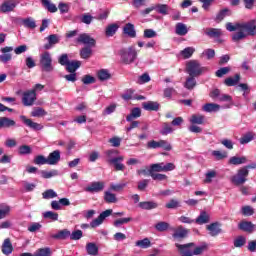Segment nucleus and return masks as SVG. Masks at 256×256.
<instances>
[{
  "mask_svg": "<svg viewBox=\"0 0 256 256\" xmlns=\"http://www.w3.org/2000/svg\"><path fill=\"white\" fill-rule=\"evenodd\" d=\"M226 29L230 33H233V31H238L232 35V41L234 43H239V41H243V39H246L247 37H254L256 35V20H250L248 22H236L226 23Z\"/></svg>",
  "mask_w": 256,
  "mask_h": 256,
  "instance_id": "nucleus-1",
  "label": "nucleus"
},
{
  "mask_svg": "<svg viewBox=\"0 0 256 256\" xmlns=\"http://www.w3.org/2000/svg\"><path fill=\"white\" fill-rule=\"evenodd\" d=\"M120 57L122 63H125V65H131V63H135V60L137 59V50L134 46L124 48L120 51Z\"/></svg>",
  "mask_w": 256,
  "mask_h": 256,
  "instance_id": "nucleus-2",
  "label": "nucleus"
},
{
  "mask_svg": "<svg viewBox=\"0 0 256 256\" xmlns=\"http://www.w3.org/2000/svg\"><path fill=\"white\" fill-rule=\"evenodd\" d=\"M255 167H256V164L249 165L238 170L237 174L234 175L231 179L232 183H234V185H243V183L247 181L246 177L249 175L248 169H255Z\"/></svg>",
  "mask_w": 256,
  "mask_h": 256,
  "instance_id": "nucleus-3",
  "label": "nucleus"
},
{
  "mask_svg": "<svg viewBox=\"0 0 256 256\" xmlns=\"http://www.w3.org/2000/svg\"><path fill=\"white\" fill-rule=\"evenodd\" d=\"M40 66L42 71L46 73L53 71V57H51V53L46 51L40 55Z\"/></svg>",
  "mask_w": 256,
  "mask_h": 256,
  "instance_id": "nucleus-4",
  "label": "nucleus"
},
{
  "mask_svg": "<svg viewBox=\"0 0 256 256\" xmlns=\"http://www.w3.org/2000/svg\"><path fill=\"white\" fill-rule=\"evenodd\" d=\"M187 71L190 77H199L203 71H207V68L201 67V64L197 60H192L187 63Z\"/></svg>",
  "mask_w": 256,
  "mask_h": 256,
  "instance_id": "nucleus-5",
  "label": "nucleus"
},
{
  "mask_svg": "<svg viewBox=\"0 0 256 256\" xmlns=\"http://www.w3.org/2000/svg\"><path fill=\"white\" fill-rule=\"evenodd\" d=\"M37 101V93L32 90L25 91L22 95V103L24 107H31Z\"/></svg>",
  "mask_w": 256,
  "mask_h": 256,
  "instance_id": "nucleus-6",
  "label": "nucleus"
},
{
  "mask_svg": "<svg viewBox=\"0 0 256 256\" xmlns=\"http://www.w3.org/2000/svg\"><path fill=\"white\" fill-rule=\"evenodd\" d=\"M112 214H113L112 209H108L101 212L97 218L91 221L90 227H92V229H95V227H99V225H103V222L105 221V219H107V217H110V215Z\"/></svg>",
  "mask_w": 256,
  "mask_h": 256,
  "instance_id": "nucleus-7",
  "label": "nucleus"
},
{
  "mask_svg": "<svg viewBox=\"0 0 256 256\" xmlns=\"http://www.w3.org/2000/svg\"><path fill=\"white\" fill-rule=\"evenodd\" d=\"M105 189V181H93L91 182L84 191L86 193H101Z\"/></svg>",
  "mask_w": 256,
  "mask_h": 256,
  "instance_id": "nucleus-8",
  "label": "nucleus"
},
{
  "mask_svg": "<svg viewBox=\"0 0 256 256\" xmlns=\"http://www.w3.org/2000/svg\"><path fill=\"white\" fill-rule=\"evenodd\" d=\"M170 231H172V237L176 241H179L181 239H185L187 235H189V230L184 228L183 226H178V227H172L170 228Z\"/></svg>",
  "mask_w": 256,
  "mask_h": 256,
  "instance_id": "nucleus-9",
  "label": "nucleus"
},
{
  "mask_svg": "<svg viewBox=\"0 0 256 256\" xmlns=\"http://www.w3.org/2000/svg\"><path fill=\"white\" fill-rule=\"evenodd\" d=\"M76 43H81L82 45H86V47H95L97 41L91 35L82 33L77 37Z\"/></svg>",
  "mask_w": 256,
  "mask_h": 256,
  "instance_id": "nucleus-10",
  "label": "nucleus"
},
{
  "mask_svg": "<svg viewBox=\"0 0 256 256\" xmlns=\"http://www.w3.org/2000/svg\"><path fill=\"white\" fill-rule=\"evenodd\" d=\"M176 248L178 249V252L182 256H193V251L191 250V247H195L194 243H188V244H175Z\"/></svg>",
  "mask_w": 256,
  "mask_h": 256,
  "instance_id": "nucleus-11",
  "label": "nucleus"
},
{
  "mask_svg": "<svg viewBox=\"0 0 256 256\" xmlns=\"http://www.w3.org/2000/svg\"><path fill=\"white\" fill-rule=\"evenodd\" d=\"M206 229L210 237H217V235H221V233H223V230L221 229V224H219V222H214L207 225Z\"/></svg>",
  "mask_w": 256,
  "mask_h": 256,
  "instance_id": "nucleus-12",
  "label": "nucleus"
},
{
  "mask_svg": "<svg viewBox=\"0 0 256 256\" xmlns=\"http://www.w3.org/2000/svg\"><path fill=\"white\" fill-rule=\"evenodd\" d=\"M123 161H125V157L123 156L108 159V163H111L116 171H125V165L123 164Z\"/></svg>",
  "mask_w": 256,
  "mask_h": 256,
  "instance_id": "nucleus-13",
  "label": "nucleus"
},
{
  "mask_svg": "<svg viewBox=\"0 0 256 256\" xmlns=\"http://www.w3.org/2000/svg\"><path fill=\"white\" fill-rule=\"evenodd\" d=\"M17 7L15 0H7L0 6L1 13H9Z\"/></svg>",
  "mask_w": 256,
  "mask_h": 256,
  "instance_id": "nucleus-14",
  "label": "nucleus"
},
{
  "mask_svg": "<svg viewBox=\"0 0 256 256\" xmlns=\"http://www.w3.org/2000/svg\"><path fill=\"white\" fill-rule=\"evenodd\" d=\"M48 165H57L61 161V151L55 150L47 157Z\"/></svg>",
  "mask_w": 256,
  "mask_h": 256,
  "instance_id": "nucleus-15",
  "label": "nucleus"
},
{
  "mask_svg": "<svg viewBox=\"0 0 256 256\" xmlns=\"http://www.w3.org/2000/svg\"><path fill=\"white\" fill-rule=\"evenodd\" d=\"M205 35L211 39H217L223 35V32L219 28H206L204 30Z\"/></svg>",
  "mask_w": 256,
  "mask_h": 256,
  "instance_id": "nucleus-16",
  "label": "nucleus"
},
{
  "mask_svg": "<svg viewBox=\"0 0 256 256\" xmlns=\"http://www.w3.org/2000/svg\"><path fill=\"white\" fill-rule=\"evenodd\" d=\"M205 113H217L221 111V105L217 103H207L202 107Z\"/></svg>",
  "mask_w": 256,
  "mask_h": 256,
  "instance_id": "nucleus-17",
  "label": "nucleus"
},
{
  "mask_svg": "<svg viewBox=\"0 0 256 256\" xmlns=\"http://www.w3.org/2000/svg\"><path fill=\"white\" fill-rule=\"evenodd\" d=\"M17 123L15 120L8 118V117H1L0 118V129H10V127H15Z\"/></svg>",
  "mask_w": 256,
  "mask_h": 256,
  "instance_id": "nucleus-18",
  "label": "nucleus"
},
{
  "mask_svg": "<svg viewBox=\"0 0 256 256\" xmlns=\"http://www.w3.org/2000/svg\"><path fill=\"white\" fill-rule=\"evenodd\" d=\"M20 119L27 125V127H30V129H34L36 131H39L42 129L41 124L37 122H33L31 119H28L25 116H20Z\"/></svg>",
  "mask_w": 256,
  "mask_h": 256,
  "instance_id": "nucleus-19",
  "label": "nucleus"
},
{
  "mask_svg": "<svg viewBox=\"0 0 256 256\" xmlns=\"http://www.w3.org/2000/svg\"><path fill=\"white\" fill-rule=\"evenodd\" d=\"M20 119L27 125V127H30V129H34L36 131H39L42 129L41 124L37 122H33L31 119H28L25 116H20Z\"/></svg>",
  "mask_w": 256,
  "mask_h": 256,
  "instance_id": "nucleus-20",
  "label": "nucleus"
},
{
  "mask_svg": "<svg viewBox=\"0 0 256 256\" xmlns=\"http://www.w3.org/2000/svg\"><path fill=\"white\" fill-rule=\"evenodd\" d=\"M175 33H176V35H179L180 37H185V35H187V33H189V29H187V25L179 22L175 26Z\"/></svg>",
  "mask_w": 256,
  "mask_h": 256,
  "instance_id": "nucleus-21",
  "label": "nucleus"
},
{
  "mask_svg": "<svg viewBox=\"0 0 256 256\" xmlns=\"http://www.w3.org/2000/svg\"><path fill=\"white\" fill-rule=\"evenodd\" d=\"M138 206L140 207V209L151 211V209H157V207H159V204H157V202L155 201H144L140 202Z\"/></svg>",
  "mask_w": 256,
  "mask_h": 256,
  "instance_id": "nucleus-22",
  "label": "nucleus"
},
{
  "mask_svg": "<svg viewBox=\"0 0 256 256\" xmlns=\"http://www.w3.org/2000/svg\"><path fill=\"white\" fill-rule=\"evenodd\" d=\"M2 253L4 255H11L13 253V244L9 238L5 239L2 244Z\"/></svg>",
  "mask_w": 256,
  "mask_h": 256,
  "instance_id": "nucleus-23",
  "label": "nucleus"
},
{
  "mask_svg": "<svg viewBox=\"0 0 256 256\" xmlns=\"http://www.w3.org/2000/svg\"><path fill=\"white\" fill-rule=\"evenodd\" d=\"M189 122L192 125H203L205 123V116L203 114H194L190 117Z\"/></svg>",
  "mask_w": 256,
  "mask_h": 256,
  "instance_id": "nucleus-24",
  "label": "nucleus"
},
{
  "mask_svg": "<svg viewBox=\"0 0 256 256\" xmlns=\"http://www.w3.org/2000/svg\"><path fill=\"white\" fill-rule=\"evenodd\" d=\"M210 216L207 212L202 211L200 215L194 220V223H197V225H205L209 223Z\"/></svg>",
  "mask_w": 256,
  "mask_h": 256,
  "instance_id": "nucleus-25",
  "label": "nucleus"
},
{
  "mask_svg": "<svg viewBox=\"0 0 256 256\" xmlns=\"http://www.w3.org/2000/svg\"><path fill=\"white\" fill-rule=\"evenodd\" d=\"M11 215V206L6 203L0 204V220L5 219Z\"/></svg>",
  "mask_w": 256,
  "mask_h": 256,
  "instance_id": "nucleus-26",
  "label": "nucleus"
},
{
  "mask_svg": "<svg viewBox=\"0 0 256 256\" xmlns=\"http://www.w3.org/2000/svg\"><path fill=\"white\" fill-rule=\"evenodd\" d=\"M86 251L88 255H91V256L99 255V247L97 246V244L93 242H89L86 244Z\"/></svg>",
  "mask_w": 256,
  "mask_h": 256,
  "instance_id": "nucleus-27",
  "label": "nucleus"
},
{
  "mask_svg": "<svg viewBox=\"0 0 256 256\" xmlns=\"http://www.w3.org/2000/svg\"><path fill=\"white\" fill-rule=\"evenodd\" d=\"M141 117V108L135 107L132 108L130 114L126 116V121L131 122L133 119H139Z\"/></svg>",
  "mask_w": 256,
  "mask_h": 256,
  "instance_id": "nucleus-28",
  "label": "nucleus"
},
{
  "mask_svg": "<svg viewBox=\"0 0 256 256\" xmlns=\"http://www.w3.org/2000/svg\"><path fill=\"white\" fill-rule=\"evenodd\" d=\"M70 235H71V231L67 229H63L56 234L50 235V237L51 239H69Z\"/></svg>",
  "mask_w": 256,
  "mask_h": 256,
  "instance_id": "nucleus-29",
  "label": "nucleus"
},
{
  "mask_svg": "<svg viewBox=\"0 0 256 256\" xmlns=\"http://www.w3.org/2000/svg\"><path fill=\"white\" fill-rule=\"evenodd\" d=\"M156 231H159L160 233H163L165 231H171V225L168 222L160 221L155 224Z\"/></svg>",
  "mask_w": 256,
  "mask_h": 256,
  "instance_id": "nucleus-30",
  "label": "nucleus"
},
{
  "mask_svg": "<svg viewBox=\"0 0 256 256\" xmlns=\"http://www.w3.org/2000/svg\"><path fill=\"white\" fill-rule=\"evenodd\" d=\"M112 190H106L104 192V201L106 203H117V201H119L117 199V195H115V193L111 192Z\"/></svg>",
  "mask_w": 256,
  "mask_h": 256,
  "instance_id": "nucleus-31",
  "label": "nucleus"
},
{
  "mask_svg": "<svg viewBox=\"0 0 256 256\" xmlns=\"http://www.w3.org/2000/svg\"><path fill=\"white\" fill-rule=\"evenodd\" d=\"M218 101H220L222 103H228V105L224 106V109H230V107H232V105H233V97H231V95H229V94L222 93V95H220V98Z\"/></svg>",
  "mask_w": 256,
  "mask_h": 256,
  "instance_id": "nucleus-32",
  "label": "nucleus"
},
{
  "mask_svg": "<svg viewBox=\"0 0 256 256\" xmlns=\"http://www.w3.org/2000/svg\"><path fill=\"white\" fill-rule=\"evenodd\" d=\"M239 229H241V231H246L248 233H252V231H254L255 229V224H253V222H241L240 224H238Z\"/></svg>",
  "mask_w": 256,
  "mask_h": 256,
  "instance_id": "nucleus-33",
  "label": "nucleus"
},
{
  "mask_svg": "<svg viewBox=\"0 0 256 256\" xmlns=\"http://www.w3.org/2000/svg\"><path fill=\"white\" fill-rule=\"evenodd\" d=\"M193 53H195V47H186L180 51L179 55L183 59H191V57H193Z\"/></svg>",
  "mask_w": 256,
  "mask_h": 256,
  "instance_id": "nucleus-34",
  "label": "nucleus"
},
{
  "mask_svg": "<svg viewBox=\"0 0 256 256\" xmlns=\"http://www.w3.org/2000/svg\"><path fill=\"white\" fill-rule=\"evenodd\" d=\"M241 79V75L236 74L234 77H228L225 79L224 84L227 87H235V85H237V83H239Z\"/></svg>",
  "mask_w": 256,
  "mask_h": 256,
  "instance_id": "nucleus-35",
  "label": "nucleus"
},
{
  "mask_svg": "<svg viewBox=\"0 0 256 256\" xmlns=\"http://www.w3.org/2000/svg\"><path fill=\"white\" fill-rule=\"evenodd\" d=\"M124 34L128 35V37H136L137 32H135V25L128 23L123 28Z\"/></svg>",
  "mask_w": 256,
  "mask_h": 256,
  "instance_id": "nucleus-36",
  "label": "nucleus"
},
{
  "mask_svg": "<svg viewBox=\"0 0 256 256\" xmlns=\"http://www.w3.org/2000/svg\"><path fill=\"white\" fill-rule=\"evenodd\" d=\"M245 163H247V157L245 156H233L229 159L230 165H243Z\"/></svg>",
  "mask_w": 256,
  "mask_h": 256,
  "instance_id": "nucleus-37",
  "label": "nucleus"
},
{
  "mask_svg": "<svg viewBox=\"0 0 256 256\" xmlns=\"http://www.w3.org/2000/svg\"><path fill=\"white\" fill-rule=\"evenodd\" d=\"M48 39V44L44 45V49H51L53 45H57L59 43V37L57 34H51L47 37Z\"/></svg>",
  "mask_w": 256,
  "mask_h": 256,
  "instance_id": "nucleus-38",
  "label": "nucleus"
},
{
  "mask_svg": "<svg viewBox=\"0 0 256 256\" xmlns=\"http://www.w3.org/2000/svg\"><path fill=\"white\" fill-rule=\"evenodd\" d=\"M81 67V61H71L66 65L68 73H75Z\"/></svg>",
  "mask_w": 256,
  "mask_h": 256,
  "instance_id": "nucleus-39",
  "label": "nucleus"
},
{
  "mask_svg": "<svg viewBox=\"0 0 256 256\" xmlns=\"http://www.w3.org/2000/svg\"><path fill=\"white\" fill-rule=\"evenodd\" d=\"M21 23L27 29H35V27H37V23L35 22V19H33L32 17L22 19Z\"/></svg>",
  "mask_w": 256,
  "mask_h": 256,
  "instance_id": "nucleus-40",
  "label": "nucleus"
},
{
  "mask_svg": "<svg viewBox=\"0 0 256 256\" xmlns=\"http://www.w3.org/2000/svg\"><path fill=\"white\" fill-rule=\"evenodd\" d=\"M97 77L100 81H109L111 78V72L107 69H101L97 72Z\"/></svg>",
  "mask_w": 256,
  "mask_h": 256,
  "instance_id": "nucleus-41",
  "label": "nucleus"
},
{
  "mask_svg": "<svg viewBox=\"0 0 256 256\" xmlns=\"http://www.w3.org/2000/svg\"><path fill=\"white\" fill-rule=\"evenodd\" d=\"M93 47L86 46L80 50V57L81 59H89L91 55H93Z\"/></svg>",
  "mask_w": 256,
  "mask_h": 256,
  "instance_id": "nucleus-42",
  "label": "nucleus"
},
{
  "mask_svg": "<svg viewBox=\"0 0 256 256\" xmlns=\"http://www.w3.org/2000/svg\"><path fill=\"white\" fill-rule=\"evenodd\" d=\"M197 86V80H195V76H190L186 79V82L184 83L185 89H188L189 91H192V89H195Z\"/></svg>",
  "mask_w": 256,
  "mask_h": 256,
  "instance_id": "nucleus-43",
  "label": "nucleus"
},
{
  "mask_svg": "<svg viewBox=\"0 0 256 256\" xmlns=\"http://www.w3.org/2000/svg\"><path fill=\"white\" fill-rule=\"evenodd\" d=\"M154 8L160 15H169V6L167 4H156Z\"/></svg>",
  "mask_w": 256,
  "mask_h": 256,
  "instance_id": "nucleus-44",
  "label": "nucleus"
},
{
  "mask_svg": "<svg viewBox=\"0 0 256 256\" xmlns=\"http://www.w3.org/2000/svg\"><path fill=\"white\" fill-rule=\"evenodd\" d=\"M211 154L212 157L216 159V161H221L223 159H227L228 157L227 151L213 150Z\"/></svg>",
  "mask_w": 256,
  "mask_h": 256,
  "instance_id": "nucleus-45",
  "label": "nucleus"
},
{
  "mask_svg": "<svg viewBox=\"0 0 256 256\" xmlns=\"http://www.w3.org/2000/svg\"><path fill=\"white\" fill-rule=\"evenodd\" d=\"M119 26L117 24H110L106 27L105 35L106 37H113L117 33Z\"/></svg>",
  "mask_w": 256,
  "mask_h": 256,
  "instance_id": "nucleus-46",
  "label": "nucleus"
},
{
  "mask_svg": "<svg viewBox=\"0 0 256 256\" xmlns=\"http://www.w3.org/2000/svg\"><path fill=\"white\" fill-rule=\"evenodd\" d=\"M127 187V182H121L118 184L111 183L110 184V191H114L115 193H120V191H123Z\"/></svg>",
  "mask_w": 256,
  "mask_h": 256,
  "instance_id": "nucleus-47",
  "label": "nucleus"
},
{
  "mask_svg": "<svg viewBox=\"0 0 256 256\" xmlns=\"http://www.w3.org/2000/svg\"><path fill=\"white\" fill-rule=\"evenodd\" d=\"M41 3L50 13H57V6L51 0H41Z\"/></svg>",
  "mask_w": 256,
  "mask_h": 256,
  "instance_id": "nucleus-48",
  "label": "nucleus"
},
{
  "mask_svg": "<svg viewBox=\"0 0 256 256\" xmlns=\"http://www.w3.org/2000/svg\"><path fill=\"white\" fill-rule=\"evenodd\" d=\"M200 57L202 59H207L208 61H211V59H214L215 58V51L211 48H208V49H205Z\"/></svg>",
  "mask_w": 256,
  "mask_h": 256,
  "instance_id": "nucleus-49",
  "label": "nucleus"
},
{
  "mask_svg": "<svg viewBox=\"0 0 256 256\" xmlns=\"http://www.w3.org/2000/svg\"><path fill=\"white\" fill-rule=\"evenodd\" d=\"M217 177V171L215 170H208L205 174L204 183L209 184L213 183V180Z\"/></svg>",
  "mask_w": 256,
  "mask_h": 256,
  "instance_id": "nucleus-50",
  "label": "nucleus"
},
{
  "mask_svg": "<svg viewBox=\"0 0 256 256\" xmlns=\"http://www.w3.org/2000/svg\"><path fill=\"white\" fill-rule=\"evenodd\" d=\"M135 245L136 247H140V249H149V247H151V240H149V238H144L136 241Z\"/></svg>",
  "mask_w": 256,
  "mask_h": 256,
  "instance_id": "nucleus-51",
  "label": "nucleus"
},
{
  "mask_svg": "<svg viewBox=\"0 0 256 256\" xmlns=\"http://www.w3.org/2000/svg\"><path fill=\"white\" fill-rule=\"evenodd\" d=\"M143 108L146 111H159V103L157 102H144Z\"/></svg>",
  "mask_w": 256,
  "mask_h": 256,
  "instance_id": "nucleus-52",
  "label": "nucleus"
},
{
  "mask_svg": "<svg viewBox=\"0 0 256 256\" xmlns=\"http://www.w3.org/2000/svg\"><path fill=\"white\" fill-rule=\"evenodd\" d=\"M40 175L43 179H51V177H57V175H59V171H57V170H51V171L42 170L40 172Z\"/></svg>",
  "mask_w": 256,
  "mask_h": 256,
  "instance_id": "nucleus-53",
  "label": "nucleus"
},
{
  "mask_svg": "<svg viewBox=\"0 0 256 256\" xmlns=\"http://www.w3.org/2000/svg\"><path fill=\"white\" fill-rule=\"evenodd\" d=\"M171 133H173V127H171V124L164 122L160 130V135H169Z\"/></svg>",
  "mask_w": 256,
  "mask_h": 256,
  "instance_id": "nucleus-54",
  "label": "nucleus"
},
{
  "mask_svg": "<svg viewBox=\"0 0 256 256\" xmlns=\"http://www.w3.org/2000/svg\"><path fill=\"white\" fill-rule=\"evenodd\" d=\"M44 219H50V221H58L59 220V214L57 212L53 211H46L43 213Z\"/></svg>",
  "mask_w": 256,
  "mask_h": 256,
  "instance_id": "nucleus-55",
  "label": "nucleus"
},
{
  "mask_svg": "<svg viewBox=\"0 0 256 256\" xmlns=\"http://www.w3.org/2000/svg\"><path fill=\"white\" fill-rule=\"evenodd\" d=\"M133 221L132 217L120 218L114 221V227H121V225H127V223H131Z\"/></svg>",
  "mask_w": 256,
  "mask_h": 256,
  "instance_id": "nucleus-56",
  "label": "nucleus"
},
{
  "mask_svg": "<svg viewBox=\"0 0 256 256\" xmlns=\"http://www.w3.org/2000/svg\"><path fill=\"white\" fill-rule=\"evenodd\" d=\"M150 172H152V173H162V172H165V170H164V163H157V164L151 165Z\"/></svg>",
  "mask_w": 256,
  "mask_h": 256,
  "instance_id": "nucleus-57",
  "label": "nucleus"
},
{
  "mask_svg": "<svg viewBox=\"0 0 256 256\" xmlns=\"http://www.w3.org/2000/svg\"><path fill=\"white\" fill-rule=\"evenodd\" d=\"M43 199H55L57 197V192L53 189H48L42 193Z\"/></svg>",
  "mask_w": 256,
  "mask_h": 256,
  "instance_id": "nucleus-58",
  "label": "nucleus"
},
{
  "mask_svg": "<svg viewBox=\"0 0 256 256\" xmlns=\"http://www.w3.org/2000/svg\"><path fill=\"white\" fill-rule=\"evenodd\" d=\"M207 249H208L207 244L203 243L202 245L197 246L194 249V251H192V256L193 255H201V254L205 253V251H207Z\"/></svg>",
  "mask_w": 256,
  "mask_h": 256,
  "instance_id": "nucleus-59",
  "label": "nucleus"
},
{
  "mask_svg": "<svg viewBox=\"0 0 256 256\" xmlns=\"http://www.w3.org/2000/svg\"><path fill=\"white\" fill-rule=\"evenodd\" d=\"M35 165H49L48 159L43 155H38L34 159Z\"/></svg>",
  "mask_w": 256,
  "mask_h": 256,
  "instance_id": "nucleus-60",
  "label": "nucleus"
},
{
  "mask_svg": "<svg viewBox=\"0 0 256 256\" xmlns=\"http://www.w3.org/2000/svg\"><path fill=\"white\" fill-rule=\"evenodd\" d=\"M83 237V231L75 230L72 233L70 232L71 241H79Z\"/></svg>",
  "mask_w": 256,
  "mask_h": 256,
  "instance_id": "nucleus-61",
  "label": "nucleus"
},
{
  "mask_svg": "<svg viewBox=\"0 0 256 256\" xmlns=\"http://www.w3.org/2000/svg\"><path fill=\"white\" fill-rule=\"evenodd\" d=\"M150 177H152V179L154 181H165V180H167V175L159 174V173H155V172H150Z\"/></svg>",
  "mask_w": 256,
  "mask_h": 256,
  "instance_id": "nucleus-62",
  "label": "nucleus"
},
{
  "mask_svg": "<svg viewBox=\"0 0 256 256\" xmlns=\"http://www.w3.org/2000/svg\"><path fill=\"white\" fill-rule=\"evenodd\" d=\"M231 72V67H223L216 71V77H223Z\"/></svg>",
  "mask_w": 256,
  "mask_h": 256,
  "instance_id": "nucleus-63",
  "label": "nucleus"
},
{
  "mask_svg": "<svg viewBox=\"0 0 256 256\" xmlns=\"http://www.w3.org/2000/svg\"><path fill=\"white\" fill-rule=\"evenodd\" d=\"M34 256H51V249L49 248L39 249Z\"/></svg>",
  "mask_w": 256,
  "mask_h": 256,
  "instance_id": "nucleus-64",
  "label": "nucleus"
}]
</instances>
